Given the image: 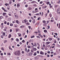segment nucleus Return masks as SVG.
<instances>
[{"instance_id": "obj_1", "label": "nucleus", "mask_w": 60, "mask_h": 60, "mask_svg": "<svg viewBox=\"0 0 60 60\" xmlns=\"http://www.w3.org/2000/svg\"><path fill=\"white\" fill-rule=\"evenodd\" d=\"M14 54L16 56H19L20 54V51H15L14 52Z\"/></svg>"}, {"instance_id": "obj_2", "label": "nucleus", "mask_w": 60, "mask_h": 60, "mask_svg": "<svg viewBox=\"0 0 60 60\" xmlns=\"http://www.w3.org/2000/svg\"><path fill=\"white\" fill-rule=\"evenodd\" d=\"M57 12L58 14H60V8H58L57 10Z\"/></svg>"}, {"instance_id": "obj_3", "label": "nucleus", "mask_w": 60, "mask_h": 60, "mask_svg": "<svg viewBox=\"0 0 60 60\" xmlns=\"http://www.w3.org/2000/svg\"><path fill=\"white\" fill-rule=\"evenodd\" d=\"M40 54L42 55H44V52H43L42 51H41L40 52Z\"/></svg>"}, {"instance_id": "obj_4", "label": "nucleus", "mask_w": 60, "mask_h": 60, "mask_svg": "<svg viewBox=\"0 0 60 60\" xmlns=\"http://www.w3.org/2000/svg\"><path fill=\"white\" fill-rule=\"evenodd\" d=\"M34 58L35 59V60H38V59H39V57H37V56L34 57Z\"/></svg>"}, {"instance_id": "obj_5", "label": "nucleus", "mask_w": 60, "mask_h": 60, "mask_svg": "<svg viewBox=\"0 0 60 60\" xmlns=\"http://www.w3.org/2000/svg\"><path fill=\"white\" fill-rule=\"evenodd\" d=\"M29 55L30 56H32V55H33V53L32 52H30L29 54Z\"/></svg>"}, {"instance_id": "obj_6", "label": "nucleus", "mask_w": 60, "mask_h": 60, "mask_svg": "<svg viewBox=\"0 0 60 60\" xmlns=\"http://www.w3.org/2000/svg\"><path fill=\"white\" fill-rule=\"evenodd\" d=\"M3 15L4 16H6V13H3Z\"/></svg>"}, {"instance_id": "obj_7", "label": "nucleus", "mask_w": 60, "mask_h": 60, "mask_svg": "<svg viewBox=\"0 0 60 60\" xmlns=\"http://www.w3.org/2000/svg\"><path fill=\"white\" fill-rule=\"evenodd\" d=\"M31 3L32 4H34L35 3H36V2L34 1L32 2H31Z\"/></svg>"}, {"instance_id": "obj_8", "label": "nucleus", "mask_w": 60, "mask_h": 60, "mask_svg": "<svg viewBox=\"0 0 60 60\" xmlns=\"http://www.w3.org/2000/svg\"><path fill=\"white\" fill-rule=\"evenodd\" d=\"M24 26L22 25L20 26V28H24Z\"/></svg>"}, {"instance_id": "obj_9", "label": "nucleus", "mask_w": 60, "mask_h": 60, "mask_svg": "<svg viewBox=\"0 0 60 60\" xmlns=\"http://www.w3.org/2000/svg\"><path fill=\"white\" fill-rule=\"evenodd\" d=\"M50 42H46V43L47 44V45H48V44H49V43H50Z\"/></svg>"}, {"instance_id": "obj_10", "label": "nucleus", "mask_w": 60, "mask_h": 60, "mask_svg": "<svg viewBox=\"0 0 60 60\" xmlns=\"http://www.w3.org/2000/svg\"><path fill=\"white\" fill-rule=\"evenodd\" d=\"M17 8H19V7H20V5L19 4H17Z\"/></svg>"}, {"instance_id": "obj_11", "label": "nucleus", "mask_w": 60, "mask_h": 60, "mask_svg": "<svg viewBox=\"0 0 60 60\" xmlns=\"http://www.w3.org/2000/svg\"><path fill=\"white\" fill-rule=\"evenodd\" d=\"M47 7V6H44L42 7V8L43 9H44V8H46Z\"/></svg>"}, {"instance_id": "obj_12", "label": "nucleus", "mask_w": 60, "mask_h": 60, "mask_svg": "<svg viewBox=\"0 0 60 60\" xmlns=\"http://www.w3.org/2000/svg\"><path fill=\"white\" fill-rule=\"evenodd\" d=\"M46 3L47 4H49V2H46Z\"/></svg>"}, {"instance_id": "obj_13", "label": "nucleus", "mask_w": 60, "mask_h": 60, "mask_svg": "<svg viewBox=\"0 0 60 60\" xmlns=\"http://www.w3.org/2000/svg\"><path fill=\"white\" fill-rule=\"evenodd\" d=\"M15 18L17 19V18H18V16L17 15H15Z\"/></svg>"}, {"instance_id": "obj_14", "label": "nucleus", "mask_w": 60, "mask_h": 60, "mask_svg": "<svg viewBox=\"0 0 60 60\" xmlns=\"http://www.w3.org/2000/svg\"><path fill=\"white\" fill-rule=\"evenodd\" d=\"M33 50L34 51H35V50H36V49L35 48H34L33 49Z\"/></svg>"}, {"instance_id": "obj_15", "label": "nucleus", "mask_w": 60, "mask_h": 60, "mask_svg": "<svg viewBox=\"0 0 60 60\" xmlns=\"http://www.w3.org/2000/svg\"><path fill=\"white\" fill-rule=\"evenodd\" d=\"M11 34H9L8 36V38H10L11 37Z\"/></svg>"}, {"instance_id": "obj_16", "label": "nucleus", "mask_w": 60, "mask_h": 60, "mask_svg": "<svg viewBox=\"0 0 60 60\" xmlns=\"http://www.w3.org/2000/svg\"><path fill=\"white\" fill-rule=\"evenodd\" d=\"M48 39H49V41H52V38H49Z\"/></svg>"}, {"instance_id": "obj_17", "label": "nucleus", "mask_w": 60, "mask_h": 60, "mask_svg": "<svg viewBox=\"0 0 60 60\" xmlns=\"http://www.w3.org/2000/svg\"><path fill=\"white\" fill-rule=\"evenodd\" d=\"M31 9H32V8H31V7H29L28 8V9L29 10H31Z\"/></svg>"}, {"instance_id": "obj_18", "label": "nucleus", "mask_w": 60, "mask_h": 60, "mask_svg": "<svg viewBox=\"0 0 60 60\" xmlns=\"http://www.w3.org/2000/svg\"><path fill=\"white\" fill-rule=\"evenodd\" d=\"M58 19V18L57 16H56L55 17V19L56 20H57Z\"/></svg>"}, {"instance_id": "obj_19", "label": "nucleus", "mask_w": 60, "mask_h": 60, "mask_svg": "<svg viewBox=\"0 0 60 60\" xmlns=\"http://www.w3.org/2000/svg\"><path fill=\"white\" fill-rule=\"evenodd\" d=\"M7 41L6 40H5L4 41V43H6L7 42Z\"/></svg>"}, {"instance_id": "obj_20", "label": "nucleus", "mask_w": 60, "mask_h": 60, "mask_svg": "<svg viewBox=\"0 0 60 60\" xmlns=\"http://www.w3.org/2000/svg\"><path fill=\"white\" fill-rule=\"evenodd\" d=\"M24 21L25 23H26V22H27V21H26V19H25L24 20Z\"/></svg>"}, {"instance_id": "obj_21", "label": "nucleus", "mask_w": 60, "mask_h": 60, "mask_svg": "<svg viewBox=\"0 0 60 60\" xmlns=\"http://www.w3.org/2000/svg\"><path fill=\"white\" fill-rule=\"evenodd\" d=\"M7 23V22L6 21H5L4 22V24H5V25H6Z\"/></svg>"}, {"instance_id": "obj_22", "label": "nucleus", "mask_w": 60, "mask_h": 60, "mask_svg": "<svg viewBox=\"0 0 60 60\" xmlns=\"http://www.w3.org/2000/svg\"><path fill=\"white\" fill-rule=\"evenodd\" d=\"M44 31L45 33H47V31L46 30H44Z\"/></svg>"}, {"instance_id": "obj_23", "label": "nucleus", "mask_w": 60, "mask_h": 60, "mask_svg": "<svg viewBox=\"0 0 60 60\" xmlns=\"http://www.w3.org/2000/svg\"><path fill=\"white\" fill-rule=\"evenodd\" d=\"M3 35H4V36H5V32H4L3 33Z\"/></svg>"}, {"instance_id": "obj_24", "label": "nucleus", "mask_w": 60, "mask_h": 60, "mask_svg": "<svg viewBox=\"0 0 60 60\" xmlns=\"http://www.w3.org/2000/svg\"><path fill=\"white\" fill-rule=\"evenodd\" d=\"M12 29H10V32L11 33V32H12Z\"/></svg>"}, {"instance_id": "obj_25", "label": "nucleus", "mask_w": 60, "mask_h": 60, "mask_svg": "<svg viewBox=\"0 0 60 60\" xmlns=\"http://www.w3.org/2000/svg\"><path fill=\"white\" fill-rule=\"evenodd\" d=\"M34 46H37V44H36V43H34Z\"/></svg>"}, {"instance_id": "obj_26", "label": "nucleus", "mask_w": 60, "mask_h": 60, "mask_svg": "<svg viewBox=\"0 0 60 60\" xmlns=\"http://www.w3.org/2000/svg\"><path fill=\"white\" fill-rule=\"evenodd\" d=\"M9 48L11 50H12V49L11 48V47H10V46H9Z\"/></svg>"}, {"instance_id": "obj_27", "label": "nucleus", "mask_w": 60, "mask_h": 60, "mask_svg": "<svg viewBox=\"0 0 60 60\" xmlns=\"http://www.w3.org/2000/svg\"><path fill=\"white\" fill-rule=\"evenodd\" d=\"M22 43H25V40H23L22 41Z\"/></svg>"}, {"instance_id": "obj_28", "label": "nucleus", "mask_w": 60, "mask_h": 60, "mask_svg": "<svg viewBox=\"0 0 60 60\" xmlns=\"http://www.w3.org/2000/svg\"><path fill=\"white\" fill-rule=\"evenodd\" d=\"M38 34H40V33H41V31H40V30H38Z\"/></svg>"}, {"instance_id": "obj_29", "label": "nucleus", "mask_w": 60, "mask_h": 60, "mask_svg": "<svg viewBox=\"0 0 60 60\" xmlns=\"http://www.w3.org/2000/svg\"><path fill=\"white\" fill-rule=\"evenodd\" d=\"M33 6L34 7H36V6H37V5L35 4H34Z\"/></svg>"}, {"instance_id": "obj_30", "label": "nucleus", "mask_w": 60, "mask_h": 60, "mask_svg": "<svg viewBox=\"0 0 60 60\" xmlns=\"http://www.w3.org/2000/svg\"><path fill=\"white\" fill-rule=\"evenodd\" d=\"M26 25H29V24H30V23H29L27 22L26 23Z\"/></svg>"}, {"instance_id": "obj_31", "label": "nucleus", "mask_w": 60, "mask_h": 60, "mask_svg": "<svg viewBox=\"0 0 60 60\" xmlns=\"http://www.w3.org/2000/svg\"><path fill=\"white\" fill-rule=\"evenodd\" d=\"M41 19V17H39V18H38V20H39V19Z\"/></svg>"}, {"instance_id": "obj_32", "label": "nucleus", "mask_w": 60, "mask_h": 60, "mask_svg": "<svg viewBox=\"0 0 60 60\" xmlns=\"http://www.w3.org/2000/svg\"><path fill=\"white\" fill-rule=\"evenodd\" d=\"M5 5L6 6H7V5H9V4L8 3L5 4Z\"/></svg>"}, {"instance_id": "obj_33", "label": "nucleus", "mask_w": 60, "mask_h": 60, "mask_svg": "<svg viewBox=\"0 0 60 60\" xmlns=\"http://www.w3.org/2000/svg\"><path fill=\"white\" fill-rule=\"evenodd\" d=\"M47 27H48V29H49L50 28V27L49 25H48L47 26Z\"/></svg>"}, {"instance_id": "obj_34", "label": "nucleus", "mask_w": 60, "mask_h": 60, "mask_svg": "<svg viewBox=\"0 0 60 60\" xmlns=\"http://www.w3.org/2000/svg\"><path fill=\"white\" fill-rule=\"evenodd\" d=\"M30 51V50L29 49H28L27 50V53H28Z\"/></svg>"}, {"instance_id": "obj_35", "label": "nucleus", "mask_w": 60, "mask_h": 60, "mask_svg": "<svg viewBox=\"0 0 60 60\" xmlns=\"http://www.w3.org/2000/svg\"><path fill=\"white\" fill-rule=\"evenodd\" d=\"M36 55H37V54H36V53H34L33 55L34 56H36Z\"/></svg>"}, {"instance_id": "obj_36", "label": "nucleus", "mask_w": 60, "mask_h": 60, "mask_svg": "<svg viewBox=\"0 0 60 60\" xmlns=\"http://www.w3.org/2000/svg\"><path fill=\"white\" fill-rule=\"evenodd\" d=\"M34 36H32L31 37V38H34Z\"/></svg>"}, {"instance_id": "obj_37", "label": "nucleus", "mask_w": 60, "mask_h": 60, "mask_svg": "<svg viewBox=\"0 0 60 60\" xmlns=\"http://www.w3.org/2000/svg\"><path fill=\"white\" fill-rule=\"evenodd\" d=\"M57 3L58 4H60V0L58 1L57 2Z\"/></svg>"}, {"instance_id": "obj_38", "label": "nucleus", "mask_w": 60, "mask_h": 60, "mask_svg": "<svg viewBox=\"0 0 60 60\" xmlns=\"http://www.w3.org/2000/svg\"><path fill=\"white\" fill-rule=\"evenodd\" d=\"M28 27L29 28V29H31V26H28Z\"/></svg>"}, {"instance_id": "obj_39", "label": "nucleus", "mask_w": 60, "mask_h": 60, "mask_svg": "<svg viewBox=\"0 0 60 60\" xmlns=\"http://www.w3.org/2000/svg\"><path fill=\"white\" fill-rule=\"evenodd\" d=\"M1 49L2 50H3V51L4 50V49L3 47H2L1 48Z\"/></svg>"}, {"instance_id": "obj_40", "label": "nucleus", "mask_w": 60, "mask_h": 60, "mask_svg": "<svg viewBox=\"0 0 60 60\" xmlns=\"http://www.w3.org/2000/svg\"><path fill=\"white\" fill-rule=\"evenodd\" d=\"M13 26V24L12 23H11L10 24V26Z\"/></svg>"}, {"instance_id": "obj_41", "label": "nucleus", "mask_w": 60, "mask_h": 60, "mask_svg": "<svg viewBox=\"0 0 60 60\" xmlns=\"http://www.w3.org/2000/svg\"><path fill=\"white\" fill-rule=\"evenodd\" d=\"M36 15H37V16H40V15H39V13L36 14Z\"/></svg>"}, {"instance_id": "obj_42", "label": "nucleus", "mask_w": 60, "mask_h": 60, "mask_svg": "<svg viewBox=\"0 0 60 60\" xmlns=\"http://www.w3.org/2000/svg\"><path fill=\"white\" fill-rule=\"evenodd\" d=\"M36 37L37 38H39V39H40V38H41L40 37H39V36H37Z\"/></svg>"}, {"instance_id": "obj_43", "label": "nucleus", "mask_w": 60, "mask_h": 60, "mask_svg": "<svg viewBox=\"0 0 60 60\" xmlns=\"http://www.w3.org/2000/svg\"><path fill=\"white\" fill-rule=\"evenodd\" d=\"M37 44L38 45V46H40V45L39 43H37Z\"/></svg>"}, {"instance_id": "obj_44", "label": "nucleus", "mask_w": 60, "mask_h": 60, "mask_svg": "<svg viewBox=\"0 0 60 60\" xmlns=\"http://www.w3.org/2000/svg\"><path fill=\"white\" fill-rule=\"evenodd\" d=\"M25 52H27V49L26 48H25Z\"/></svg>"}, {"instance_id": "obj_45", "label": "nucleus", "mask_w": 60, "mask_h": 60, "mask_svg": "<svg viewBox=\"0 0 60 60\" xmlns=\"http://www.w3.org/2000/svg\"><path fill=\"white\" fill-rule=\"evenodd\" d=\"M16 40L18 41H19V39H18V38H16Z\"/></svg>"}, {"instance_id": "obj_46", "label": "nucleus", "mask_w": 60, "mask_h": 60, "mask_svg": "<svg viewBox=\"0 0 60 60\" xmlns=\"http://www.w3.org/2000/svg\"><path fill=\"white\" fill-rule=\"evenodd\" d=\"M49 15L50 17H52V14H50Z\"/></svg>"}, {"instance_id": "obj_47", "label": "nucleus", "mask_w": 60, "mask_h": 60, "mask_svg": "<svg viewBox=\"0 0 60 60\" xmlns=\"http://www.w3.org/2000/svg\"><path fill=\"white\" fill-rule=\"evenodd\" d=\"M16 22L17 24H19V21L18 20H17L16 21Z\"/></svg>"}, {"instance_id": "obj_48", "label": "nucleus", "mask_w": 60, "mask_h": 60, "mask_svg": "<svg viewBox=\"0 0 60 60\" xmlns=\"http://www.w3.org/2000/svg\"><path fill=\"white\" fill-rule=\"evenodd\" d=\"M41 56L40 55H38L37 56V57H40Z\"/></svg>"}, {"instance_id": "obj_49", "label": "nucleus", "mask_w": 60, "mask_h": 60, "mask_svg": "<svg viewBox=\"0 0 60 60\" xmlns=\"http://www.w3.org/2000/svg\"><path fill=\"white\" fill-rule=\"evenodd\" d=\"M40 46H38L37 47L38 49H40Z\"/></svg>"}, {"instance_id": "obj_50", "label": "nucleus", "mask_w": 60, "mask_h": 60, "mask_svg": "<svg viewBox=\"0 0 60 60\" xmlns=\"http://www.w3.org/2000/svg\"><path fill=\"white\" fill-rule=\"evenodd\" d=\"M47 53L48 54H50V52L49 51H48L47 52Z\"/></svg>"}, {"instance_id": "obj_51", "label": "nucleus", "mask_w": 60, "mask_h": 60, "mask_svg": "<svg viewBox=\"0 0 60 60\" xmlns=\"http://www.w3.org/2000/svg\"><path fill=\"white\" fill-rule=\"evenodd\" d=\"M2 10H4H4L5 9L3 7L2 8Z\"/></svg>"}, {"instance_id": "obj_52", "label": "nucleus", "mask_w": 60, "mask_h": 60, "mask_svg": "<svg viewBox=\"0 0 60 60\" xmlns=\"http://www.w3.org/2000/svg\"><path fill=\"white\" fill-rule=\"evenodd\" d=\"M57 6H58V5H55V8H56L57 7Z\"/></svg>"}, {"instance_id": "obj_53", "label": "nucleus", "mask_w": 60, "mask_h": 60, "mask_svg": "<svg viewBox=\"0 0 60 60\" xmlns=\"http://www.w3.org/2000/svg\"><path fill=\"white\" fill-rule=\"evenodd\" d=\"M2 18H3V16H0V19H2Z\"/></svg>"}, {"instance_id": "obj_54", "label": "nucleus", "mask_w": 60, "mask_h": 60, "mask_svg": "<svg viewBox=\"0 0 60 60\" xmlns=\"http://www.w3.org/2000/svg\"><path fill=\"white\" fill-rule=\"evenodd\" d=\"M19 29H17L16 30V32H18V31H19Z\"/></svg>"}, {"instance_id": "obj_55", "label": "nucleus", "mask_w": 60, "mask_h": 60, "mask_svg": "<svg viewBox=\"0 0 60 60\" xmlns=\"http://www.w3.org/2000/svg\"><path fill=\"white\" fill-rule=\"evenodd\" d=\"M43 23H46V21L45 20H44L43 21Z\"/></svg>"}, {"instance_id": "obj_56", "label": "nucleus", "mask_w": 60, "mask_h": 60, "mask_svg": "<svg viewBox=\"0 0 60 60\" xmlns=\"http://www.w3.org/2000/svg\"><path fill=\"white\" fill-rule=\"evenodd\" d=\"M47 57H49V55H47Z\"/></svg>"}, {"instance_id": "obj_57", "label": "nucleus", "mask_w": 60, "mask_h": 60, "mask_svg": "<svg viewBox=\"0 0 60 60\" xmlns=\"http://www.w3.org/2000/svg\"><path fill=\"white\" fill-rule=\"evenodd\" d=\"M54 34L55 35H56V36H57L58 35L57 33H55Z\"/></svg>"}, {"instance_id": "obj_58", "label": "nucleus", "mask_w": 60, "mask_h": 60, "mask_svg": "<svg viewBox=\"0 0 60 60\" xmlns=\"http://www.w3.org/2000/svg\"><path fill=\"white\" fill-rule=\"evenodd\" d=\"M9 24H10V23H9V22H7V25H9Z\"/></svg>"}, {"instance_id": "obj_59", "label": "nucleus", "mask_w": 60, "mask_h": 60, "mask_svg": "<svg viewBox=\"0 0 60 60\" xmlns=\"http://www.w3.org/2000/svg\"><path fill=\"white\" fill-rule=\"evenodd\" d=\"M59 28H60V23L59 24Z\"/></svg>"}, {"instance_id": "obj_60", "label": "nucleus", "mask_w": 60, "mask_h": 60, "mask_svg": "<svg viewBox=\"0 0 60 60\" xmlns=\"http://www.w3.org/2000/svg\"><path fill=\"white\" fill-rule=\"evenodd\" d=\"M4 31H7V30L5 29H4Z\"/></svg>"}, {"instance_id": "obj_61", "label": "nucleus", "mask_w": 60, "mask_h": 60, "mask_svg": "<svg viewBox=\"0 0 60 60\" xmlns=\"http://www.w3.org/2000/svg\"><path fill=\"white\" fill-rule=\"evenodd\" d=\"M11 1H9V4H11Z\"/></svg>"}, {"instance_id": "obj_62", "label": "nucleus", "mask_w": 60, "mask_h": 60, "mask_svg": "<svg viewBox=\"0 0 60 60\" xmlns=\"http://www.w3.org/2000/svg\"><path fill=\"white\" fill-rule=\"evenodd\" d=\"M47 24H48V23H49V21H47Z\"/></svg>"}, {"instance_id": "obj_63", "label": "nucleus", "mask_w": 60, "mask_h": 60, "mask_svg": "<svg viewBox=\"0 0 60 60\" xmlns=\"http://www.w3.org/2000/svg\"><path fill=\"white\" fill-rule=\"evenodd\" d=\"M31 52H34V51L33 50H31Z\"/></svg>"}, {"instance_id": "obj_64", "label": "nucleus", "mask_w": 60, "mask_h": 60, "mask_svg": "<svg viewBox=\"0 0 60 60\" xmlns=\"http://www.w3.org/2000/svg\"><path fill=\"white\" fill-rule=\"evenodd\" d=\"M0 54L1 56H3V53H1Z\"/></svg>"}]
</instances>
